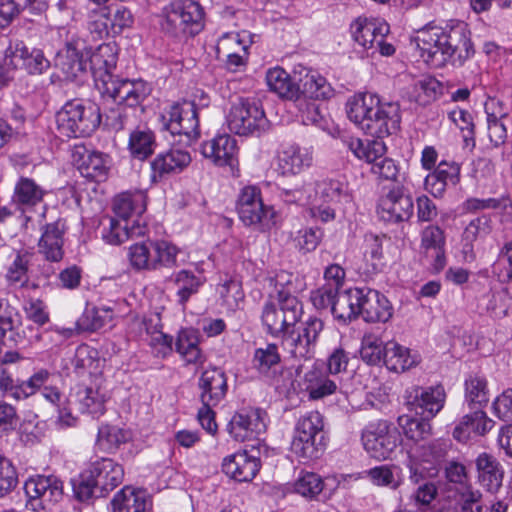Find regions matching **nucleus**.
I'll list each match as a JSON object with an SVG mask.
<instances>
[{"instance_id": "nucleus-26", "label": "nucleus", "mask_w": 512, "mask_h": 512, "mask_svg": "<svg viewBox=\"0 0 512 512\" xmlns=\"http://www.w3.org/2000/svg\"><path fill=\"white\" fill-rule=\"evenodd\" d=\"M260 468L259 459L246 451L236 452L223 459L222 471L237 482L252 481Z\"/></svg>"}, {"instance_id": "nucleus-41", "label": "nucleus", "mask_w": 512, "mask_h": 512, "mask_svg": "<svg viewBox=\"0 0 512 512\" xmlns=\"http://www.w3.org/2000/svg\"><path fill=\"white\" fill-rule=\"evenodd\" d=\"M315 192L319 199L326 204L337 205L350 200L348 185L339 179L325 178L318 181Z\"/></svg>"}, {"instance_id": "nucleus-16", "label": "nucleus", "mask_w": 512, "mask_h": 512, "mask_svg": "<svg viewBox=\"0 0 512 512\" xmlns=\"http://www.w3.org/2000/svg\"><path fill=\"white\" fill-rule=\"evenodd\" d=\"M87 470L98 487L100 497L107 496L124 479L123 467L111 458L103 457L91 462Z\"/></svg>"}, {"instance_id": "nucleus-10", "label": "nucleus", "mask_w": 512, "mask_h": 512, "mask_svg": "<svg viewBox=\"0 0 512 512\" xmlns=\"http://www.w3.org/2000/svg\"><path fill=\"white\" fill-rule=\"evenodd\" d=\"M445 38L444 27L428 24L417 31L413 42L419 51V56L426 64L440 68L447 64Z\"/></svg>"}, {"instance_id": "nucleus-27", "label": "nucleus", "mask_w": 512, "mask_h": 512, "mask_svg": "<svg viewBox=\"0 0 512 512\" xmlns=\"http://www.w3.org/2000/svg\"><path fill=\"white\" fill-rule=\"evenodd\" d=\"M66 231L65 221L57 219L56 221L46 224L43 227L42 235L39 240V252L52 262L62 260L64 251V233Z\"/></svg>"}, {"instance_id": "nucleus-50", "label": "nucleus", "mask_w": 512, "mask_h": 512, "mask_svg": "<svg viewBox=\"0 0 512 512\" xmlns=\"http://www.w3.org/2000/svg\"><path fill=\"white\" fill-rule=\"evenodd\" d=\"M103 9L109 19L112 36L122 33L123 30L132 27L134 16L131 9L123 2L116 1L104 6Z\"/></svg>"}, {"instance_id": "nucleus-11", "label": "nucleus", "mask_w": 512, "mask_h": 512, "mask_svg": "<svg viewBox=\"0 0 512 512\" xmlns=\"http://www.w3.org/2000/svg\"><path fill=\"white\" fill-rule=\"evenodd\" d=\"M446 393L442 385L423 388L413 386L405 392V403L417 415L432 419L443 408Z\"/></svg>"}, {"instance_id": "nucleus-49", "label": "nucleus", "mask_w": 512, "mask_h": 512, "mask_svg": "<svg viewBox=\"0 0 512 512\" xmlns=\"http://www.w3.org/2000/svg\"><path fill=\"white\" fill-rule=\"evenodd\" d=\"M347 147L360 160L373 164L378 157L383 156L386 151L382 140H362L351 137L347 140Z\"/></svg>"}, {"instance_id": "nucleus-12", "label": "nucleus", "mask_w": 512, "mask_h": 512, "mask_svg": "<svg viewBox=\"0 0 512 512\" xmlns=\"http://www.w3.org/2000/svg\"><path fill=\"white\" fill-rule=\"evenodd\" d=\"M228 430L236 441L258 439L266 430V413L260 408L243 409L231 418Z\"/></svg>"}, {"instance_id": "nucleus-40", "label": "nucleus", "mask_w": 512, "mask_h": 512, "mask_svg": "<svg viewBox=\"0 0 512 512\" xmlns=\"http://www.w3.org/2000/svg\"><path fill=\"white\" fill-rule=\"evenodd\" d=\"M145 210V195L142 192L121 193L114 198L113 211L118 219H132L134 216L139 219Z\"/></svg>"}, {"instance_id": "nucleus-37", "label": "nucleus", "mask_w": 512, "mask_h": 512, "mask_svg": "<svg viewBox=\"0 0 512 512\" xmlns=\"http://www.w3.org/2000/svg\"><path fill=\"white\" fill-rule=\"evenodd\" d=\"M361 288H350L337 294L332 306V314L343 321H351L360 315Z\"/></svg>"}, {"instance_id": "nucleus-4", "label": "nucleus", "mask_w": 512, "mask_h": 512, "mask_svg": "<svg viewBox=\"0 0 512 512\" xmlns=\"http://www.w3.org/2000/svg\"><path fill=\"white\" fill-rule=\"evenodd\" d=\"M227 124L230 131L235 134L250 135L265 131L268 120L256 100L238 98L230 108Z\"/></svg>"}, {"instance_id": "nucleus-7", "label": "nucleus", "mask_w": 512, "mask_h": 512, "mask_svg": "<svg viewBox=\"0 0 512 512\" xmlns=\"http://www.w3.org/2000/svg\"><path fill=\"white\" fill-rule=\"evenodd\" d=\"M237 212L240 220L247 226L270 229L274 224V209L264 204L257 186H245L241 190L237 200Z\"/></svg>"}, {"instance_id": "nucleus-54", "label": "nucleus", "mask_w": 512, "mask_h": 512, "mask_svg": "<svg viewBox=\"0 0 512 512\" xmlns=\"http://www.w3.org/2000/svg\"><path fill=\"white\" fill-rule=\"evenodd\" d=\"M294 491L302 497L315 500L324 488L323 478L314 472L301 471L294 482Z\"/></svg>"}, {"instance_id": "nucleus-28", "label": "nucleus", "mask_w": 512, "mask_h": 512, "mask_svg": "<svg viewBox=\"0 0 512 512\" xmlns=\"http://www.w3.org/2000/svg\"><path fill=\"white\" fill-rule=\"evenodd\" d=\"M303 386L310 400H321L334 394L338 389L346 392L341 383L330 378L328 374L316 366H313L304 374Z\"/></svg>"}, {"instance_id": "nucleus-38", "label": "nucleus", "mask_w": 512, "mask_h": 512, "mask_svg": "<svg viewBox=\"0 0 512 512\" xmlns=\"http://www.w3.org/2000/svg\"><path fill=\"white\" fill-rule=\"evenodd\" d=\"M401 110L398 102H384L382 112L370 136L380 140L395 134L400 129Z\"/></svg>"}, {"instance_id": "nucleus-47", "label": "nucleus", "mask_w": 512, "mask_h": 512, "mask_svg": "<svg viewBox=\"0 0 512 512\" xmlns=\"http://www.w3.org/2000/svg\"><path fill=\"white\" fill-rule=\"evenodd\" d=\"M465 402L471 407H483L489 400L488 383L485 376L470 374L464 383Z\"/></svg>"}, {"instance_id": "nucleus-59", "label": "nucleus", "mask_w": 512, "mask_h": 512, "mask_svg": "<svg viewBox=\"0 0 512 512\" xmlns=\"http://www.w3.org/2000/svg\"><path fill=\"white\" fill-rule=\"evenodd\" d=\"M109 19L103 7L92 9L88 13L87 29L94 40L112 36Z\"/></svg>"}, {"instance_id": "nucleus-57", "label": "nucleus", "mask_w": 512, "mask_h": 512, "mask_svg": "<svg viewBox=\"0 0 512 512\" xmlns=\"http://www.w3.org/2000/svg\"><path fill=\"white\" fill-rule=\"evenodd\" d=\"M22 317L19 310L12 306L7 299L0 298V342L5 344L7 332L18 330Z\"/></svg>"}, {"instance_id": "nucleus-46", "label": "nucleus", "mask_w": 512, "mask_h": 512, "mask_svg": "<svg viewBox=\"0 0 512 512\" xmlns=\"http://www.w3.org/2000/svg\"><path fill=\"white\" fill-rule=\"evenodd\" d=\"M492 221L488 215H481L471 220L463 232V252L465 258L474 259L473 242L487 236L492 230Z\"/></svg>"}, {"instance_id": "nucleus-23", "label": "nucleus", "mask_w": 512, "mask_h": 512, "mask_svg": "<svg viewBox=\"0 0 512 512\" xmlns=\"http://www.w3.org/2000/svg\"><path fill=\"white\" fill-rule=\"evenodd\" d=\"M46 193L34 179L21 176L15 183L12 201L22 213H30L43 204Z\"/></svg>"}, {"instance_id": "nucleus-56", "label": "nucleus", "mask_w": 512, "mask_h": 512, "mask_svg": "<svg viewBox=\"0 0 512 512\" xmlns=\"http://www.w3.org/2000/svg\"><path fill=\"white\" fill-rule=\"evenodd\" d=\"M155 147L154 134L150 130H135L130 134L129 150L133 157L143 160L150 156Z\"/></svg>"}, {"instance_id": "nucleus-9", "label": "nucleus", "mask_w": 512, "mask_h": 512, "mask_svg": "<svg viewBox=\"0 0 512 512\" xmlns=\"http://www.w3.org/2000/svg\"><path fill=\"white\" fill-rule=\"evenodd\" d=\"M97 86L102 94L129 107L140 104L151 92L149 85L141 79H118L112 74H106L105 78H102V85Z\"/></svg>"}, {"instance_id": "nucleus-62", "label": "nucleus", "mask_w": 512, "mask_h": 512, "mask_svg": "<svg viewBox=\"0 0 512 512\" xmlns=\"http://www.w3.org/2000/svg\"><path fill=\"white\" fill-rule=\"evenodd\" d=\"M323 238V231L318 227H304L297 231L294 242L301 253L314 251Z\"/></svg>"}, {"instance_id": "nucleus-63", "label": "nucleus", "mask_w": 512, "mask_h": 512, "mask_svg": "<svg viewBox=\"0 0 512 512\" xmlns=\"http://www.w3.org/2000/svg\"><path fill=\"white\" fill-rule=\"evenodd\" d=\"M492 269L502 281L512 282V240L505 242L500 248Z\"/></svg>"}, {"instance_id": "nucleus-18", "label": "nucleus", "mask_w": 512, "mask_h": 512, "mask_svg": "<svg viewBox=\"0 0 512 512\" xmlns=\"http://www.w3.org/2000/svg\"><path fill=\"white\" fill-rule=\"evenodd\" d=\"M73 157L78 162L80 173L89 179L101 182L107 179L110 157L100 151L88 150L85 146H76Z\"/></svg>"}, {"instance_id": "nucleus-55", "label": "nucleus", "mask_w": 512, "mask_h": 512, "mask_svg": "<svg viewBox=\"0 0 512 512\" xmlns=\"http://www.w3.org/2000/svg\"><path fill=\"white\" fill-rule=\"evenodd\" d=\"M360 354L367 364L378 365L384 362L386 343L383 344V341L373 333L365 334L362 338Z\"/></svg>"}, {"instance_id": "nucleus-44", "label": "nucleus", "mask_w": 512, "mask_h": 512, "mask_svg": "<svg viewBox=\"0 0 512 512\" xmlns=\"http://www.w3.org/2000/svg\"><path fill=\"white\" fill-rule=\"evenodd\" d=\"M113 317V309L109 306L86 307L76 325L80 331L94 332L110 324Z\"/></svg>"}, {"instance_id": "nucleus-32", "label": "nucleus", "mask_w": 512, "mask_h": 512, "mask_svg": "<svg viewBox=\"0 0 512 512\" xmlns=\"http://www.w3.org/2000/svg\"><path fill=\"white\" fill-rule=\"evenodd\" d=\"M479 484L489 492H496L502 485L503 469L499 461L488 453H481L475 460Z\"/></svg>"}, {"instance_id": "nucleus-21", "label": "nucleus", "mask_w": 512, "mask_h": 512, "mask_svg": "<svg viewBox=\"0 0 512 512\" xmlns=\"http://www.w3.org/2000/svg\"><path fill=\"white\" fill-rule=\"evenodd\" d=\"M294 80L297 81L299 97L304 99L327 100L334 95V89L323 76L304 67L294 70Z\"/></svg>"}, {"instance_id": "nucleus-31", "label": "nucleus", "mask_w": 512, "mask_h": 512, "mask_svg": "<svg viewBox=\"0 0 512 512\" xmlns=\"http://www.w3.org/2000/svg\"><path fill=\"white\" fill-rule=\"evenodd\" d=\"M113 512H151V502L144 490L124 486L111 501Z\"/></svg>"}, {"instance_id": "nucleus-64", "label": "nucleus", "mask_w": 512, "mask_h": 512, "mask_svg": "<svg viewBox=\"0 0 512 512\" xmlns=\"http://www.w3.org/2000/svg\"><path fill=\"white\" fill-rule=\"evenodd\" d=\"M457 505L461 512H484L482 493L473 489L472 486H465V489L458 492Z\"/></svg>"}, {"instance_id": "nucleus-19", "label": "nucleus", "mask_w": 512, "mask_h": 512, "mask_svg": "<svg viewBox=\"0 0 512 512\" xmlns=\"http://www.w3.org/2000/svg\"><path fill=\"white\" fill-rule=\"evenodd\" d=\"M24 490L30 499L40 500L43 507H46L62 499L63 483L54 475H38L25 482Z\"/></svg>"}, {"instance_id": "nucleus-15", "label": "nucleus", "mask_w": 512, "mask_h": 512, "mask_svg": "<svg viewBox=\"0 0 512 512\" xmlns=\"http://www.w3.org/2000/svg\"><path fill=\"white\" fill-rule=\"evenodd\" d=\"M201 154L214 165L233 168L238 163V146L234 137L220 134L201 144Z\"/></svg>"}, {"instance_id": "nucleus-51", "label": "nucleus", "mask_w": 512, "mask_h": 512, "mask_svg": "<svg viewBox=\"0 0 512 512\" xmlns=\"http://www.w3.org/2000/svg\"><path fill=\"white\" fill-rule=\"evenodd\" d=\"M152 262L150 263L153 271L161 268H173L178 266L177 255L178 248L165 240L151 241Z\"/></svg>"}, {"instance_id": "nucleus-29", "label": "nucleus", "mask_w": 512, "mask_h": 512, "mask_svg": "<svg viewBox=\"0 0 512 512\" xmlns=\"http://www.w3.org/2000/svg\"><path fill=\"white\" fill-rule=\"evenodd\" d=\"M474 408V411L460 419L453 430V437L460 442L467 441L472 433L475 436H484L494 427L495 422L487 416L482 407Z\"/></svg>"}, {"instance_id": "nucleus-34", "label": "nucleus", "mask_w": 512, "mask_h": 512, "mask_svg": "<svg viewBox=\"0 0 512 512\" xmlns=\"http://www.w3.org/2000/svg\"><path fill=\"white\" fill-rule=\"evenodd\" d=\"M420 356L397 342L386 343L384 364L388 370L400 373L405 372L420 363Z\"/></svg>"}, {"instance_id": "nucleus-8", "label": "nucleus", "mask_w": 512, "mask_h": 512, "mask_svg": "<svg viewBox=\"0 0 512 512\" xmlns=\"http://www.w3.org/2000/svg\"><path fill=\"white\" fill-rule=\"evenodd\" d=\"M380 97L376 94L365 92L353 95L346 102V113L353 122L365 134L371 135L376 122L382 112Z\"/></svg>"}, {"instance_id": "nucleus-6", "label": "nucleus", "mask_w": 512, "mask_h": 512, "mask_svg": "<svg viewBox=\"0 0 512 512\" xmlns=\"http://www.w3.org/2000/svg\"><path fill=\"white\" fill-rule=\"evenodd\" d=\"M166 129L173 135L180 137V142L191 145L200 137L199 119L194 102L183 100L173 103L166 115Z\"/></svg>"}, {"instance_id": "nucleus-35", "label": "nucleus", "mask_w": 512, "mask_h": 512, "mask_svg": "<svg viewBox=\"0 0 512 512\" xmlns=\"http://www.w3.org/2000/svg\"><path fill=\"white\" fill-rule=\"evenodd\" d=\"M117 63V49L114 43H102L90 55L89 65L97 84L102 85V78L112 74Z\"/></svg>"}, {"instance_id": "nucleus-22", "label": "nucleus", "mask_w": 512, "mask_h": 512, "mask_svg": "<svg viewBox=\"0 0 512 512\" xmlns=\"http://www.w3.org/2000/svg\"><path fill=\"white\" fill-rule=\"evenodd\" d=\"M106 401V391L100 386H79L75 393L70 395L68 403L83 414L99 418L106 411Z\"/></svg>"}, {"instance_id": "nucleus-13", "label": "nucleus", "mask_w": 512, "mask_h": 512, "mask_svg": "<svg viewBox=\"0 0 512 512\" xmlns=\"http://www.w3.org/2000/svg\"><path fill=\"white\" fill-rule=\"evenodd\" d=\"M445 28V41L447 43V63L460 67L474 55V47L470 39V31L464 22L447 24Z\"/></svg>"}, {"instance_id": "nucleus-61", "label": "nucleus", "mask_w": 512, "mask_h": 512, "mask_svg": "<svg viewBox=\"0 0 512 512\" xmlns=\"http://www.w3.org/2000/svg\"><path fill=\"white\" fill-rule=\"evenodd\" d=\"M151 240L136 243L129 248V260L131 266L136 270H149L153 271L151 266L152 252H151Z\"/></svg>"}, {"instance_id": "nucleus-24", "label": "nucleus", "mask_w": 512, "mask_h": 512, "mask_svg": "<svg viewBox=\"0 0 512 512\" xmlns=\"http://www.w3.org/2000/svg\"><path fill=\"white\" fill-rule=\"evenodd\" d=\"M200 401L208 405H218L225 397L228 389L227 377L223 370L217 367L202 372L198 382Z\"/></svg>"}, {"instance_id": "nucleus-33", "label": "nucleus", "mask_w": 512, "mask_h": 512, "mask_svg": "<svg viewBox=\"0 0 512 512\" xmlns=\"http://www.w3.org/2000/svg\"><path fill=\"white\" fill-rule=\"evenodd\" d=\"M389 33L386 23H378L375 20L358 18L351 24V34L356 43L364 49H370L378 38H384Z\"/></svg>"}, {"instance_id": "nucleus-48", "label": "nucleus", "mask_w": 512, "mask_h": 512, "mask_svg": "<svg viewBox=\"0 0 512 512\" xmlns=\"http://www.w3.org/2000/svg\"><path fill=\"white\" fill-rule=\"evenodd\" d=\"M173 282L177 287L178 301L184 305L192 295L198 293L205 282V278L190 270L182 269L174 274Z\"/></svg>"}, {"instance_id": "nucleus-25", "label": "nucleus", "mask_w": 512, "mask_h": 512, "mask_svg": "<svg viewBox=\"0 0 512 512\" xmlns=\"http://www.w3.org/2000/svg\"><path fill=\"white\" fill-rule=\"evenodd\" d=\"M360 315L366 322H388L393 315L390 301L376 290L361 288Z\"/></svg>"}, {"instance_id": "nucleus-45", "label": "nucleus", "mask_w": 512, "mask_h": 512, "mask_svg": "<svg viewBox=\"0 0 512 512\" xmlns=\"http://www.w3.org/2000/svg\"><path fill=\"white\" fill-rule=\"evenodd\" d=\"M30 47L23 41H11L4 53L5 70L0 68V84L4 85L10 80L9 69H22L25 66L26 58Z\"/></svg>"}, {"instance_id": "nucleus-39", "label": "nucleus", "mask_w": 512, "mask_h": 512, "mask_svg": "<svg viewBox=\"0 0 512 512\" xmlns=\"http://www.w3.org/2000/svg\"><path fill=\"white\" fill-rule=\"evenodd\" d=\"M324 435L294 432L291 451L303 460L317 459L324 450Z\"/></svg>"}, {"instance_id": "nucleus-42", "label": "nucleus", "mask_w": 512, "mask_h": 512, "mask_svg": "<svg viewBox=\"0 0 512 512\" xmlns=\"http://www.w3.org/2000/svg\"><path fill=\"white\" fill-rule=\"evenodd\" d=\"M266 82L271 91L277 93L280 97L293 100L298 98L299 90L297 81L282 68L275 67L269 69L266 74Z\"/></svg>"}, {"instance_id": "nucleus-1", "label": "nucleus", "mask_w": 512, "mask_h": 512, "mask_svg": "<svg viewBox=\"0 0 512 512\" xmlns=\"http://www.w3.org/2000/svg\"><path fill=\"white\" fill-rule=\"evenodd\" d=\"M292 275L281 272L275 277L278 306L266 302L263 306L261 320L268 334L280 337L285 351L295 360L311 359L319 336L324 329V322L317 317H309L300 322L303 309L298 298L290 290Z\"/></svg>"}, {"instance_id": "nucleus-43", "label": "nucleus", "mask_w": 512, "mask_h": 512, "mask_svg": "<svg viewBox=\"0 0 512 512\" xmlns=\"http://www.w3.org/2000/svg\"><path fill=\"white\" fill-rule=\"evenodd\" d=\"M198 332L192 328L182 329L176 340V351L188 364L203 363L204 357L198 346Z\"/></svg>"}, {"instance_id": "nucleus-52", "label": "nucleus", "mask_w": 512, "mask_h": 512, "mask_svg": "<svg viewBox=\"0 0 512 512\" xmlns=\"http://www.w3.org/2000/svg\"><path fill=\"white\" fill-rule=\"evenodd\" d=\"M131 438L128 431L117 426L101 425L98 429L96 447L102 451L114 452Z\"/></svg>"}, {"instance_id": "nucleus-60", "label": "nucleus", "mask_w": 512, "mask_h": 512, "mask_svg": "<svg viewBox=\"0 0 512 512\" xmlns=\"http://www.w3.org/2000/svg\"><path fill=\"white\" fill-rule=\"evenodd\" d=\"M365 266L363 268L366 275H373L382 272L385 267L383 259L382 245L377 238L371 240L364 253Z\"/></svg>"}, {"instance_id": "nucleus-30", "label": "nucleus", "mask_w": 512, "mask_h": 512, "mask_svg": "<svg viewBox=\"0 0 512 512\" xmlns=\"http://www.w3.org/2000/svg\"><path fill=\"white\" fill-rule=\"evenodd\" d=\"M313 162L312 151L299 145H290L278 155V170L284 176L297 175Z\"/></svg>"}, {"instance_id": "nucleus-5", "label": "nucleus", "mask_w": 512, "mask_h": 512, "mask_svg": "<svg viewBox=\"0 0 512 512\" xmlns=\"http://www.w3.org/2000/svg\"><path fill=\"white\" fill-rule=\"evenodd\" d=\"M361 440L371 458L386 460L401 443V436L386 420L369 423L363 430Z\"/></svg>"}, {"instance_id": "nucleus-17", "label": "nucleus", "mask_w": 512, "mask_h": 512, "mask_svg": "<svg viewBox=\"0 0 512 512\" xmlns=\"http://www.w3.org/2000/svg\"><path fill=\"white\" fill-rule=\"evenodd\" d=\"M191 161L190 153L181 148L172 147L159 153L151 161L152 182L157 183L169 175L181 173L190 165Z\"/></svg>"}, {"instance_id": "nucleus-3", "label": "nucleus", "mask_w": 512, "mask_h": 512, "mask_svg": "<svg viewBox=\"0 0 512 512\" xmlns=\"http://www.w3.org/2000/svg\"><path fill=\"white\" fill-rule=\"evenodd\" d=\"M162 30L175 38L193 37L203 29L204 11L194 0H174L164 9Z\"/></svg>"}, {"instance_id": "nucleus-58", "label": "nucleus", "mask_w": 512, "mask_h": 512, "mask_svg": "<svg viewBox=\"0 0 512 512\" xmlns=\"http://www.w3.org/2000/svg\"><path fill=\"white\" fill-rule=\"evenodd\" d=\"M281 361L278 346L274 343L257 348L253 355V365L261 374H266Z\"/></svg>"}, {"instance_id": "nucleus-53", "label": "nucleus", "mask_w": 512, "mask_h": 512, "mask_svg": "<svg viewBox=\"0 0 512 512\" xmlns=\"http://www.w3.org/2000/svg\"><path fill=\"white\" fill-rule=\"evenodd\" d=\"M429 420L430 418L426 416L401 415L398 417V424L408 439L420 441L431 435L432 428Z\"/></svg>"}, {"instance_id": "nucleus-36", "label": "nucleus", "mask_w": 512, "mask_h": 512, "mask_svg": "<svg viewBox=\"0 0 512 512\" xmlns=\"http://www.w3.org/2000/svg\"><path fill=\"white\" fill-rule=\"evenodd\" d=\"M88 62L83 59L78 49L68 44L57 53L55 66L62 72L66 80H74L86 71Z\"/></svg>"}, {"instance_id": "nucleus-14", "label": "nucleus", "mask_w": 512, "mask_h": 512, "mask_svg": "<svg viewBox=\"0 0 512 512\" xmlns=\"http://www.w3.org/2000/svg\"><path fill=\"white\" fill-rule=\"evenodd\" d=\"M413 200L397 186L382 196L378 203L377 213L385 222L398 223L407 221L413 215Z\"/></svg>"}, {"instance_id": "nucleus-2", "label": "nucleus", "mask_w": 512, "mask_h": 512, "mask_svg": "<svg viewBox=\"0 0 512 512\" xmlns=\"http://www.w3.org/2000/svg\"><path fill=\"white\" fill-rule=\"evenodd\" d=\"M55 119L59 136L78 138L91 135L100 125L101 115L95 104L73 99L63 105Z\"/></svg>"}, {"instance_id": "nucleus-20", "label": "nucleus", "mask_w": 512, "mask_h": 512, "mask_svg": "<svg viewBox=\"0 0 512 512\" xmlns=\"http://www.w3.org/2000/svg\"><path fill=\"white\" fill-rule=\"evenodd\" d=\"M102 225V238L111 245H119L130 238L143 236L146 232V226L140 222V219L121 220L106 217Z\"/></svg>"}]
</instances>
